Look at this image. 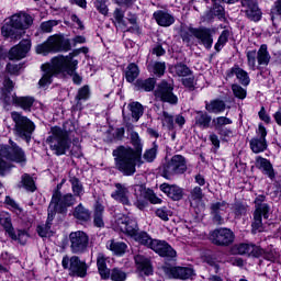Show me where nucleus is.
Wrapping results in <instances>:
<instances>
[{
	"instance_id": "obj_25",
	"label": "nucleus",
	"mask_w": 281,
	"mask_h": 281,
	"mask_svg": "<svg viewBox=\"0 0 281 281\" xmlns=\"http://www.w3.org/2000/svg\"><path fill=\"white\" fill-rule=\"evenodd\" d=\"M136 269L140 276H153V263L150 259L144 255H136L134 257Z\"/></svg>"
},
{
	"instance_id": "obj_14",
	"label": "nucleus",
	"mask_w": 281,
	"mask_h": 281,
	"mask_svg": "<svg viewBox=\"0 0 281 281\" xmlns=\"http://www.w3.org/2000/svg\"><path fill=\"white\" fill-rule=\"evenodd\" d=\"M235 254H239V256H250L251 258H265V260H273V256L268 254L260 246H256L255 244H238L233 248Z\"/></svg>"
},
{
	"instance_id": "obj_4",
	"label": "nucleus",
	"mask_w": 281,
	"mask_h": 281,
	"mask_svg": "<svg viewBox=\"0 0 281 281\" xmlns=\"http://www.w3.org/2000/svg\"><path fill=\"white\" fill-rule=\"evenodd\" d=\"M33 23L34 19L27 13L13 14L4 21L1 27V34L4 38L18 41V38L23 36V30H27Z\"/></svg>"
},
{
	"instance_id": "obj_33",
	"label": "nucleus",
	"mask_w": 281,
	"mask_h": 281,
	"mask_svg": "<svg viewBox=\"0 0 281 281\" xmlns=\"http://www.w3.org/2000/svg\"><path fill=\"white\" fill-rule=\"evenodd\" d=\"M195 126L200 128H210V124L212 123V116L207 114V112L196 111L195 112Z\"/></svg>"
},
{
	"instance_id": "obj_7",
	"label": "nucleus",
	"mask_w": 281,
	"mask_h": 281,
	"mask_svg": "<svg viewBox=\"0 0 281 281\" xmlns=\"http://www.w3.org/2000/svg\"><path fill=\"white\" fill-rule=\"evenodd\" d=\"M214 29L200 26L188 29V32L182 31L181 38L183 43H190L192 41V36L196 38L200 45H203L205 49H212V45H214Z\"/></svg>"
},
{
	"instance_id": "obj_40",
	"label": "nucleus",
	"mask_w": 281,
	"mask_h": 281,
	"mask_svg": "<svg viewBox=\"0 0 281 281\" xmlns=\"http://www.w3.org/2000/svg\"><path fill=\"white\" fill-rule=\"evenodd\" d=\"M233 74H235L236 78L244 87H248L249 82H251V80L249 79V74L243 70V68H233Z\"/></svg>"
},
{
	"instance_id": "obj_13",
	"label": "nucleus",
	"mask_w": 281,
	"mask_h": 281,
	"mask_svg": "<svg viewBox=\"0 0 281 281\" xmlns=\"http://www.w3.org/2000/svg\"><path fill=\"white\" fill-rule=\"evenodd\" d=\"M97 267H98V272L101 276V280H109V278H111L112 281L126 280V272L117 268H114L111 271L106 267V256H104V254L102 252H99L97 257Z\"/></svg>"
},
{
	"instance_id": "obj_58",
	"label": "nucleus",
	"mask_w": 281,
	"mask_h": 281,
	"mask_svg": "<svg viewBox=\"0 0 281 281\" xmlns=\"http://www.w3.org/2000/svg\"><path fill=\"white\" fill-rule=\"evenodd\" d=\"M162 125L167 126L169 131H172L175 128V119L172 115L168 114V112L162 113Z\"/></svg>"
},
{
	"instance_id": "obj_64",
	"label": "nucleus",
	"mask_w": 281,
	"mask_h": 281,
	"mask_svg": "<svg viewBox=\"0 0 281 281\" xmlns=\"http://www.w3.org/2000/svg\"><path fill=\"white\" fill-rule=\"evenodd\" d=\"M213 14L218 16V19H223V16H225V9L223 5L215 4L213 8Z\"/></svg>"
},
{
	"instance_id": "obj_60",
	"label": "nucleus",
	"mask_w": 281,
	"mask_h": 281,
	"mask_svg": "<svg viewBox=\"0 0 281 281\" xmlns=\"http://www.w3.org/2000/svg\"><path fill=\"white\" fill-rule=\"evenodd\" d=\"M76 100H89V86L79 89Z\"/></svg>"
},
{
	"instance_id": "obj_41",
	"label": "nucleus",
	"mask_w": 281,
	"mask_h": 281,
	"mask_svg": "<svg viewBox=\"0 0 281 281\" xmlns=\"http://www.w3.org/2000/svg\"><path fill=\"white\" fill-rule=\"evenodd\" d=\"M229 124H234V121L227 116H217L213 119V125L215 131H222L225 126H229Z\"/></svg>"
},
{
	"instance_id": "obj_46",
	"label": "nucleus",
	"mask_w": 281,
	"mask_h": 281,
	"mask_svg": "<svg viewBox=\"0 0 281 281\" xmlns=\"http://www.w3.org/2000/svg\"><path fill=\"white\" fill-rule=\"evenodd\" d=\"M4 203L11 212H14V214H21L23 212V209L12 199L10 195H7L4 199Z\"/></svg>"
},
{
	"instance_id": "obj_34",
	"label": "nucleus",
	"mask_w": 281,
	"mask_h": 281,
	"mask_svg": "<svg viewBox=\"0 0 281 281\" xmlns=\"http://www.w3.org/2000/svg\"><path fill=\"white\" fill-rule=\"evenodd\" d=\"M72 216L77 218V221H81V223H87V221H91V213L87 210L82 204H79L75 207Z\"/></svg>"
},
{
	"instance_id": "obj_21",
	"label": "nucleus",
	"mask_w": 281,
	"mask_h": 281,
	"mask_svg": "<svg viewBox=\"0 0 281 281\" xmlns=\"http://www.w3.org/2000/svg\"><path fill=\"white\" fill-rule=\"evenodd\" d=\"M262 217L265 220L269 218V204L259 205L254 213V221L251 224L252 234H258V232H265V226L262 225Z\"/></svg>"
},
{
	"instance_id": "obj_37",
	"label": "nucleus",
	"mask_w": 281,
	"mask_h": 281,
	"mask_svg": "<svg viewBox=\"0 0 281 281\" xmlns=\"http://www.w3.org/2000/svg\"><path fill=\"white\" fill-rule=\"evenodd\" d=\"M139 76V67L136 64H130L125 70L126 82H135Z\"/></svg>"
},
{
	"instance_id": "obj_36",
	"label": "nucleus",
	"mask_w": 281,
	"mask_h": 281,
	"mask_svg": "<svg viewBox=\"0 0 281 281\" xmlns=\"http://www.w3.org/2000/svg\"><path fill=\"white\" fill-rule=\"evenodd\" d=\"M205 109L209 113H215L218 115V113H223V111H225V102L221 100H213L205 104Z\"/></svg>"
},
{
	"instance_id": "obj_11",
	"label": "nucleus",
	"mask_w": 281,
	"mask_h": 281,
	"mask_svg": "<svg viewBox=\"0 0 281 281\" xmlns=\"http://www.w3.org/2000/svg\"><path fill=\"white\" fill-rule=\"evenodd\" d=\"M71 205H76V198L71 193L61 195L60 192H55L48 206L49 218H54L56 212L65 214Z\"/></svg>"
},
{
	"instance_id": "obj_2",
	"label": "nucleus",
	"mask_w": 281,
	"mask_h": 281,
	"mask_svg": "<svg viewBox=\"0 0 281 281\" xmlns=\"http://www.w3.org/2000/svg\"><path fill=\"white\" fill-rule=\"evenodd\" d=\"M78 69V60L74 59V53H70L67 56L58 55L53 57L50 63L42 65V71L44 72L40 79V87H49L52 85V78L56 74H67L72 76L75 85H80L82 82V77L76 74Z\"/></svg>"
},
{
	"instance_id": "obj_10",
	"label": "nucleus",
	"mask_w": 281,
	"mask_h": 281,
	"mask_svg": "<svg viewBox=\"0 0 281 281\" xmlns=\"http://www.w3.org/2000/svg\"><path fill=\"white\" fill-rule=\"evenodd\" d=\"M3 89L1 92V100L4 104H18L24 111H30L32 109V104H34V98L32 97H15L12 94V90L14 89V82L9 78L4 79Z\"/></svg>"
},
{
	"instance_id": "obj_55",
	"label": "nucleus",
	"mask_w": 281,
	"mask_h": 281,
	"mask_svg": "<svg viewBox=\"0 0 281 281\" xmlns=\"http://www.w3.org/2000/svg\"><path fill=\"white\" fill-rule=\"evenodd\" d=\"M56 25H58V21L49 20V21L43 22L41 24V30H42V32L49 34V33H52V30H54V27H56Z\"/></svg>"
},
{
	"instance_id": "obj_28",
	"label": "nucleus",
	"mask_w": 281,
	"mask_h": 281,
	"mask_svg": "<svg viewBox=\"0 0 281 281\" xmlns=\"http://www.w3.org/2000/svg\"><path fill=\"white\" fill-rule=\"evenodd\" d=\"M154 19L160 27H170V25H175V15L170 14L168 11H155Z\"/></svg>"
},
{
	"instance_id": "obj_43",
	"label": "nucleus",
	"mask_w": 281,
	"mask_h": 281,
	"mask_svg": "<svg viewBox=\"0 0 281 281\" xmlns=\"http://www.w3.org/2000/svg\"><path fill=\"white\" fill-rule=\"evenodd\" d=\"M223 205H225V202H216L214 204H212L211 209L214 212V217L213 221L214 223H216V225H224L225 224V220L221 216V214H218V210H221L223 207Z\"/></svg>"
},
{
	"instance_id": "obj_19",
	"label": "nucleus",
	"mask_w": 281,
	"mask_h": 281,
	"mask_svg": "<svg viewBox=\"0 0 281 281\" xmlns=\"http://www.w3.org/2000/svg\"><path fill=\"white\" fill-rule=\"evenodd\" d=\"M257 136L252 137L249 142L250 149L255 155H258L260 153H265L267 150V128L262 123L258 125V128L256 130Z\"/></svg>"
},
{
	"instance_id": "obj_18",
	"label": "nucleus",
	"mask_w": 281,
	"mask_h": 281,
	"mask_svg": "<svg viewBox=\"0 0 281 281\" xmlns=\"http://www.w3.org/2000/svg\"><path fill=\"white\" fill-rule=\"evenodd\" d=\"M61 267L64 269H69L72 276H77L78 278H85L87 276V263L81 261L77 256H65L61 260Z\"/></svg>"
},
{
	"instance_id": "obj_62",
	"label": "nucleus",
	"mask_w": 281,
	"mask_h": 281,
	"mask_svg": "<svg viewBox=\"0 0 281 281\" xmlns=\"http://www.w3.org/2000/svg\"><path fill=\"white\" fill-rule=\"evenodd\" d=\"M114 19L117 25H126V23L124 22V11L116 9L114 11Z\"/></svg>"
},
{
	"instance_id": "obj_16",
	"label": "nucleus",
	"mask_w": 281,
	"mask_h": 281,
	"mask_svg": "<svg viewBox=\"0 0 281 281\" xmlns=\"http://www.w3.org/2000/svg\"><path fill=\"white\" fill-rule=\"evenodd\" d=\"M175 87L172 83H168V81H161L155 89V98L156 100H160V102H168V104H177L179 102V98L175 94Z\"/></svg>"
},
{
	"instance_id": "obj_50",
	"label": "nucleus",
	"mask_w": 281,
	"mask_h": 281,
	"mask_svg": "<svg viewBox=\"0 0 281 281\" xmlns=\"http://www.w3.org/2000/svg\"><path fill=\"white\" fill-rule=\"evenodd\" d=\"M72 192L75 196H82L85 194V190L82 189V184L80 183V180L77 178H71L70 179Z\"/></svg>"
},
{
	"instance_id": "obj_1",
	"label": "nucleus",
	"mask_w": 281,
	"mask_h": 281,
	"mask_svg": "<svg viewBox=\"0 0 281 281\" xmlns=\"http://www.w3.org/2000/svg\"><path fill=\"white\" fill-rule=\"evenodd\" d=\"M115 232H122L133 238L139 245L149 247L162 258H177V250L165 240L151 239L146 232H139L137 220L128 215L119 214L113 223Z\"/></svg>"
},
{
	"instance_id": "obj_9",
	"label": "nucleus",
	"mask_w": 281,
	"mask_h": 281,
	"mask_svg": "<svg viewBox=\"0 0 281 281\" xmlns=\"http://www.w3.org/2000/svg\"><path fill=\"white\" fill-rule=\"evenodd\" d=\"M11 117L14 122V133L16 137L30 144L32 142V135L36 131V124L33 123L27 116L22 115L19 112H12Z\"/></svg>"
},
{
	"instance_id": "obj_3",
	"label": "nucleus",
	"mask_w": 281,
	"mask_h": 281,
	"mask_svg": "<svg viewBox=\"0 0 281 281\" xmlns=\"http://www.w3.org/2000/svg\"><path fill=\"white\" fill-rule=\"evenodd\" d=\"M116 168L125 177H133L136 172L137 164H142V150L126 146H119L112 151Z\"/></svg>"
},
{
	"instance_id": "obj_56",
	"label": "nucleus",
	"mask_w": 281,
	"mask_h": 281,
	"mask_svg": "<svg viewBox=\"0 0 281 281\" xmlns=\"http://www.w3.org/2000/svg\"><path fill=\"white\" fill-rule=\"evenodd\" d=\"M156 216L160 218L161 221H169V217L171 216L170 210L166 206H161L156 210Z\"/></svg>"
},
{
	"instance_id": "obj_39",
	"label": "nucleus",
	"mask_w": 281,
	"mask_h": 281,
	"mask_svg": "<svg viewBox=\"0 0 281 281\" xmlns=\"http://www.w3.org/2000/svg\"><path fill=\"white\" fill-rule=\"evenodd\" d=\"M52 221L54 218L49 217V211H48V217L46 221V224H42L37 226V234L41 236V238H47L49 234H52Z\"/></svg>"
},
{
	"instance_id": "obj_38",
	"label": "nucleus",
	"mask_w": 281,
	"mask_h": 281,
	"mask_svg": "<svg viewBox=\"0 0 281 281\" xmlns=\"http://www.w3.org/2000/svg\"><path fill=\"white\" fill-rule=\"evenodd\" d=\"M128 110L132 113V117L135 120V122L139 121V117L144 115V105L142 103L134 101L128 104Z\"/></svg>"
},
{
	"instance_id": "obj_57",
	"label": "nucleus",
	"mask_w": 281,
	"mask_h": 281,
	"mask_svg": "<svg viewBox=\"0 0 281 281\" xmlns=\"http://www.w3.org/2000/svg\"><path fill=\"white\" fill-rule=\"evenodd\" d=\"M94 7L97 8L100 14L106 16L109 14V7H106V0H95Z\"/></svg>"
},
{
	"instance_id": "obj_24",
	"label": "nucleus",
	"mask_w": 281,
	"mask_h": 281,
	"mask_svg": "<svg viewBox=\"0 0 281 281\" xmlns=\"http://www.w3.org/2000/svg\"><path fill=\"white\" fill-rule=\"evenodd\" d=\"M243 8L246 9V16L250 19V21L258 22L262 19V11L258 8L256 0H241Z\"/></svg>"
},
{
	"instance_id": "obj_27",
	"label": "nucleus",
	"mask_w": 281,
	"mask_h": 281,
	"mask_svg": "<svg viewBox=\"0 0 281 281\" xmlns=\"http://www.w3.org/2000/svg\"><path fill=\"white\" fill-rule=\"evenodd\" d=\"M160 191L172 201H181L183 199V190L179 186L162 183L160 184Z\"/></svg>"
},
{
	"instance_id": "obj_29",
	"label": "nucleus",
	"mask_w": 281,
	"mask_h": 281,
	"mask_svg": "<svg viewBox=\"0 0 281 281\" xmlns=\"http://www.w3.org/2000/svg\"><path fill=\"white\" fill-rule=\"evenodd\" d=\"M0 225L3 226L5 233L12 240H16V232H14V227L12 226V217L10 216V213H0Z\"/></svg>"
},
{
	"instance_id": "obj_53",
	"label": "nucleus",
	"mask_w": 281,
	"mask_h": 281,
	"mask_svg": "<svg viewBox=\"0 0 281 281\" xmlns=\"http://www.w3.org/2000/svg\"><path fill=\"white\" fill-rule=\"evenodd\" d=\"M232 91L235 95V98H238L239 100H245L247 98V90L239 85H233L232 86Z\"/></svg>"
},
{
	"instance_id": "obj_61",
	"label": "nucleus",
	"mask_w": 281,
	"mask_h": 281,
	"mask_svg": "<svg viewBox=\"0 0 281 281\" xmlns=\"http://www.w3.org/2000/svg\"><path fill=\"white\" fill-rule=\"evenodd\" d=\"M127 21H130L131 25H133L132 29H130V32H139V26L137 25V15L135 14H128Z\"/></svg>"
},
{
	"instance_id": "obj_44",
	"label": "nucleus",
	"mask_w": 281,
	"mask_h": 281,
	"mask_svg": "<svg viewBox=\"0 0 281 281\" xmlns=\"http://www.w3.org/2000/svg\"><path fill=\"white\" fill-rule=\"evenodd\" d=\"M228 41H229V32H228L227 30H224V31L221 33V35H220L217 42L215 43L214 49H215L216 52H221V49H223V48L225 47V45H227V42H228Z\"/></svg>"
},
{
	"instance_id": "obj_30",
	"label": "nucleus",
	"mask_w": 281,
	"mask_h": 281,
	"mask_svg": "<svg viewBox=\"0 0 281 281\" xmlns=\"http://www.w3.org/2000/svg\"><path fill=\"white\" fill-rule=\"evenodd\" d=\"M105 247L112 251L114 256H124L126 254V249H128V245H126V243L117 241L115 239L108 240Z\"/></svg>"
},
{
	"instance_id": "obj_15",
	"label": "nucleus",
	"mask_w": 281,
	"mask_h": 281,
	"mask_svg": "<svg viewBox=\"0 0 281 281\" xmlns=\"http://www.w3.org/2000/svg\"><path fill=\"white\" fill-rule=\"evenodd\" d=\"M187 170L186 158L181 155H175L171 160L165 165L162 176L165 179H172L175 175H183Z\"/></svg>"
},
{
	"instance_id": "obj_32",
	"label": "nucleus",
	"mask_w": 281,
	"mask_h": 281,
	"mask_svg": "<svg viewBox=\"0 0 281 281\" xmlns=\"http://www.w3.org/2000/svg\"><path fill=\"white\" fill-rule=\"evenodd\" d=\"M257 61L260 67H267L271 61V55L269 54L267 44H262L257 52Z\"/></svg>"
},
{
	"instance_id": "obj_5",
	"label": "nucleus",
	"mask_w": 281,
	"mask_h": 281,
	"mask_svg": "<svg viewBox=\"0 0 281 281\" xmlns=\"http://www.w3.org/2000/svg\"><path fill=\"white\" fill-rule=\"evenodd\" d=\"M10 146H2L0 148V175H5L8 170L12 168V165L8 161H14L15 164H25V153L16 143L12 139L9 140ZM8 159L5 161L4 159Z\"/></svg>"
},
{
	"instance_id": "obj_26",
	"label": "nucleus",
	"mask_w": 281,
	"mask_h": 281,
	"mask_svg": "<svg viewBox=\"0 0 281 281\" xmlns=\"http://www.w3.org/2000/svg\"><path fill=\"white\" fill-rule=\"evenodd\" d=\"M128 187L122 183H115V191L111 193L112 199L122 203L123 205H131V200L128 199Z\"/></svg>"
},
{
	"instance_id": "obj_51",
	"label": "nucleus",
	"mask_w": 281,
	"mask_h": 281,
	"mask_svg": "<svg viewBox=\"0 0 281 281\" xmlns=\"http://www.w3.org/2000/svg\"><path fill=\"white\" fill-rule=\"evenodd\" d=\"M172 71H175V74L182 78H186V76H190V68H188V66L184 64H177L172 68Z\"/></svg>"
},
{
	"instance_id": "obj_22",
	"label": "nucleus",
	"mask_w": 281,
	"mask_h": 281,
	"mask_svg": "<svg viewBox=\"0 0 281 281\" xmlns=\"http://www.w3.org/2000/svg\"><path fill=\"white\" fill-rule=\"evenodd\" d=\"M30 49H32V41L30 38L22 40L18 45L13 46L9 50V59L21 60L27 56Z\"/></svg>"
},
{
	"instance_id": "obj_45",
	"label": "nucleus",
	"mask_w": 281,
	"mask_h": 281,
	"mask_svg": "<svg viewBox=\"0 0 281 281\" xmlns=\"http://www.w3.org/2000/svg\"><path fill=\"white\" fill-rule=\"evenodd\" d=\"M21 186L22 188H25L27 192H34L36 190V184H34V179H32V177H30V175L27 173H24L22 176Z\"/></svg>"
},
{
	"instance_id": "obj_31",
	"label": "nucleus",
	"mask_w": 281,
	"mask_h": 281,
	"mask_svg": "<svg viewBox=\"0 0 281 281\" xmlns=\"http://www.w3.org/2000/svg\"><path fill=\"white\" fill-rule=\"evenodd\" d=\"M256 162L259 170H262L263 175H267V177H269L271 180L276 179V172L273 171L271 161H269L267 158L258 157Z\"/></svg>"
},
{
	"instance_id": "obj_48",
	"label": "nucleus",
	"mask_w": 281,
	"mask_h": 281,
	"mask_svg": "<svg viewBox=\"0 0 281 281\" xmlns=\"http://www.w3.org/2000/svg\"><path fill=\"white\" fill-rule=\"evenodd\" d=\"M136 87L143 91H153L155 89V79L137 80Z\"/></svg>"
},
{
	"instance_id": "obj_8",
	"label": "nucleus",
	"mask_w": 281,
	"mask_h": 281,
	"mask_svg": "<svg viewBox=\"0 0 281 281\" xmlns=\"http://www.w3.org/2000/svg\"><path fill=\"white\" fill-rule=\"evenodd\" d=\"M71 45L63 35H52L44 43L35 47L36 54L48 56V54H58L60 52H69Z\"/></svg>"
},
{
	"instance_id": "obj_49",
	"label": "nucleus",
	"mask_w": 281,
	"mask_h": 281,
	"mask_svg": "<svg viewBox=\"0 0 281 281\" xmlns=\"http://www.w3.org/2000/svg\"><path fill=\"white\" fill-rule=\"evenodd\" d=\"M157 144L154 143V146L151 148L145 150L143 159H145V161H147L148 164H153V161H155V159L157 158Z\"/></svg>"
},
{
	"instance_id": "obj_42",
	"label": "nucleus",
	"mask_w": 281,
	"mask_h": 281,
	"mask_svg": "<svg viewBox=\"0 0 281 281\" xmlns=\"http://www.w3.org/2000/svg\"><path fill=\"white\" fill-rule=\"evenodd\" d=\"M102 214H104V206L97 204L93 220L95 227H104V220L102 218Z\"/></svg>"
},
{
	"instance_id": "obj_6",
	"label": "nucleus",
	"mask_w": 281,
	"mask_h": 281,
	"mask_svg": "<svg viewBox=\"0 0 281 281\" xmlns=\"http://www.w3.org/2000/svg\"><path fill=\"white\" fill-rule=\"evenodd\" d=\"M50 133L52 134L46 139L50 150H53L57 157L65 155L67 150L71 148V138H69V132L55 126L50 128Z\"/></svg>"
},
{
	"instance_id": "obj_47",
	"label": "nucleus",
	"mask_w": 281,
	"mask_h": 281,
	"mask_svg": "<svg viewBox=\"0 0 281 281\" xmlns=\"http://www.w3.org/2000/svg\"><path fill=\"white\" fill-rule=\"evenodd\" d=\"M148 69L149 71H153L155 76H164V74L166 72V63L156 61L154 64H150L148 66Z\"/></svg>"
},
{
	"instance_id": "obj_17",
	"label": "nucleus",
	"mask_w": 281,
	"mask_h": 281,
	"mask_svg": "<svg viewBox=\"0 0 281 281\" xmlns=\"http://www.w3.org/2000/svg\"><path fill=\"white\" fill-rule=\"evenodd\" d=\"M70 251L72 254H85L89 247V235L82 231L71 232L69 234Z\"/></svg>"
},
{
	"instance_id": "obj_63",
	"label": "nucleus",
	"mask_w": 281,
	"mask_h": 281,
	"mask_svg": "<svg viewBox=\"0 0 281 281\" xmlns=\"http://www.w3.org/2000/svg\"><path fill=\"white\" fill-rule=\"evenodd\" d=\"M16 238L13 240H19L20 245H25L27 243V233L25 231H18L15 233Z\"/></svg>"
},
{
	"instance_id": "obj_23",
	"label": "nucleus",
	"mask_w": 281,
	"mask_h": 281,
	"mask_svg": "<svg viewBox=\"0 0 281 281\" xmlns=\"http://www.w3.org/2000/svg\"><path fill=\"white\" fill-rule=\"evenodd\" d=\"M164 271L168 278H175L176 280H190L194 276L192 268L183 267H165Z\"/></svg>"
},
{
	"instance_id": "obj_52",
	"label": "nucleus",
	"mask_w": 281,
	"mask_h": 281,
	"mask_svg": "<svg viewBox=\"0 0 281 281\" xmlns=\"http://www.w3.org/2000/svg\"><path fill=\"white\" fill-rule=\"evenodd\" d=\"M256 58H258V52H256V49L247 52L248 67L252 69V71H256Z\"/></svg>"
},
{
	"instance_id": "obj_35",
	"label": "nucleus",
	"mask_w": 281,
	"mask_h": 281,
	"mask_svg": "<svg viewBox=\"0 0 281 281\" xmlns=\"http://www.w3.org/2000/svg\"><path fill=\"white\" fill-rule=\"evenodd\" d=\"M189 201L191 203V207H196L201 201H203V190L201 187H194L189 195Z\"/></svg>"
},
{
	"instance_id": "obj_54",
	"label": "nucleus",
	"mask_w": 281,
	"mask_h": 281,
	"mask_svg": "<svg viewBox=\"0 0 281 281\" xmlns=\"http://www.w3.org/2000/svg\"><path fill=\"white\" fill-rule=\"evenodd\" d=\"M222 142H229L232 137H234V131H232L229 127H224L222 130L217 131Z\"/></svg>"
},
{
	"instance_id": "obj_12",
	"label": "nucleus",
	"mask_w": 281,
	"mask_h": 281,
	"mask_svg": "<svg viewBox=\"0 0 281 281\" xmlns=\"http://www.w3.org/2000/svg\"><path fill=\"white\" fill-rule=\"evenodd\" d=\"M134 196L136 198L134 205L138 210H144V207L148 205V201L154 205H159L162 203V200L158 198L153 190L146 189L144 184L134 186Z\"/></svg>"
},
{
	"instance_id": "obj_59",
	"label": "nucleus",
	"mask_w": 281,
	"mask_h": 281,
	"mask_svg": "<svg viewBox=\"0 0 281 281\" xmlns=\"http://www.w3.org/2000/svg\"><path fill=\"white\" fill-rule=\"evenodd\" d=\"M21 69H23V64H8L7 71L11 76H19L21 74Z\"/></svg>"
},
{
	"instance_id": "obj_20",
	"label": "nucleus",
	"mask_w": 281,
	"mask_h": 281,
	"mask_svg": "<svg viewBox=\"0 0 281 281\" xmlns=\"http://www.w3.org/2000/svg\"><path fill=\"white\" fill-rule=\"evenodd\" d=\"M210 240L213 245L227 246L234 243V232L228 228H218L210 234Z\"/></svg>"
}]
</instances>
